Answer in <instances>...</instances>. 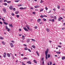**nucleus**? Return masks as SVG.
I'll return each mask as SVG.
<instances>
[{
	"label": "nucleus",
	"mask_w": 65,
	"mask_h": 65,
	"mask_svg": "<svg viewBox=\"0 0 65 65\" xmlns=\"http://www.w3.org/2000/svg\"><path fill=\"white\" fill-rule=\"evenodd\" d=\"M23 60H27L28 59V58H27L25 57L24 58H23Z\"/></svg>",
	"instance_id": "obj_23"
},
{
	"label": "nucleus",
	"mask_w": 65,
	"mask_h": 65,
	"mask_svg": "<svg viewBox=\"0 0 65 65\" xmlns=\"http://www.w3.org/2000/svg\"><path fill=\"white\" fill-rule=\"evenodd\" d=\"M3 10L4 12H6V9H5V8L3 9Z\"/></svg>",
	"instance_id": "obj_9"
},
{
	"label": "nucleus",
	"mask_w": 65,
	"mask_h": 65,
	"mask_svg": "<svg viewBox=\"0 0 65 65\" xmlns=\"http://www.w3.org/2000/svg\"><path fill=\"white\" fill-rule=\"evenodd\" d=\"M6 57V53H4V58H5V57Z\"/></svg>",
	"instance_id": "obj_5"
},
{
	"label": "nucleus",
	"mask_w": 65,
	"mask_h": 65,
	"mask_svg": "<svg viewBox=\"0 0 65 65\" xmlns=\"http://www.w3.org/2000/svg\"><path fill=\"white\" fill-rule=\"evenodd\" d=\"M3 39V38H2V37H0V39Z\"/></svg>",
	"instance_id": "obj_32"
},
{
	"label": "nucleus",
	"mask_w": 65,
	"mask_h": 65,
	"mask_svg": "<svg viewBox=\"0 0 65 65\" xmlns=\"http://www.w3.org/2000/svg\"><path fill=\"white\" fill-rule=\"evenodd\" d=\"M48 49H47L46 50V51H45V54H47L48 53Z\"/></svg>",
	"instance_id": "obj_3"
},
{
	"label": "nucleus",
	"mask_w": 65,
	"mask_h": 65,
	"mask_svg": "<svg viewBox=\"0 0 65 65\" xmlns=\"http://www.w3.org/2000/svg\"><path fill=\"white\" fill-rule=\"evenodd\" d=\"M20 9H24V8L23 7H20Z\"/></svg>",
	"instance_id": "obj_33"
},
{
	"label": "nucleus",
	"mask_w": 65,
	"mask_h": 65,
	"mask_svg": "<svg viewBox=\"0 0 65 65\" xmlns=\"http://www.w3.org/2000/svg\"><path fill=\"white\" fill-rule=\"evenodd\" d=\"M5 27L6 28V29L8 31H10V29L8 28V27H7V25H6V26H5Z\"/></svg>",
	"instance_id": "obj_2"
},
{
	"label": "nucleus",
	"mask_w": 65,
	"mask_h": 65,
	"mask_svg": "<svg viewBox=\"0 0 65 65\" xmlns=\"http://www.w3.org/2000/svg\"><path fill=\"white\" fill-rule=\"evenodd\" d=\"M43 59H44V58H42L41 59L42 61H43Z\"/></svg>",
	"instance_id": "obj_61"
},
{
	"label": "nucleus",
	"mask_w": 65,
	"mask_h": 65,
	"mask_svg": "<svg viewBox=\"0 0 65 65\" xmlns=\"http://www.w3.org/2000/svg\"><path fill=\"white\" fill-rule=\"evenodd\" d=\"M19 12L18 11H17L15 12V13L16 14H18V13H19Z\"/></svg>",
	"instance_id": "obj_35"
},
{
	"label": "nucleus",
	"mask_w": 65,
	"mask_h": 65,
	"mask_svg": "<svg viewBox=\"0 0 65 65\" xmlns=\"http://www.w3.org/2000/svg\"><path fill=\"white\" fill-rule=\"evenodd\" d=\"M7 55L8 57H10V54H9V53L7 54Z\"/></svg>",
	"instance_id": "obj_11"
},
{
	"label": "nucleus",
	"mask_w": 65,
	"mask_h": 65,
	"mask_svg": "<svg viewBox=\"0 0 65 65\" xmlns=\"http://www.w3.org/2000/svg\"><path fill=\"white\" fill-rule=\"evenodd\" d=\"M23 29L25 30V31H28V30H27L26 28L25 27L23 28Z\"/></svg>",
	"instance_id": "obj_6"
},
{
	"label": "nucleus",
	"mask_w": 65,
	"mask_h": 65,
	"mask_svg": "<svg viewBox=\"0 0 65 65\" xmlns=\"http://www.w3.org/2000/svg\"><path fill=\"white\" fill-rule=\"evenodd\" d=\"M34 63H36V64H37V61H36V60H34Z\"/></svg>",
	"instance_id": "obj_19"
},
{
	"label": "nucleus",
	"mask_w": 65,
	"mask_h": 65,
	"mask_svg": "<svg viewBox=\"0 0 65 65\" xmlns=\"http://www.w3.org/2000/svg\"><path fill=\"white\" fill-rule=\"evenodd\" d=\"M32 13L34 14H35V12H32Z\"/></svg>",
	"instance_id": "obj_58"
},
{
	"label": "nucleus",
	"mask_w": 65,
	"mask_h": 65,
	"mask_svg": "<svg viewBox=\"0 0 65 65\" xmlns=\"http://www.w3.org/2000/svg\"><path fill=\"white\" fill-rule=\"evenodd\" d=\"M11 55L12 56V58L13 59H14V57L13 56V54H12Z\"/></svg>",
	"instance_id": "obj_24"
},
{
	"label": "nucleus",
	"mask_w": 65,
	"mask_h": 65,
	"mask_svg": "<svg viewBox=\"0 0 65 65\" xmlns=\"http://www.w3.org/2000/svg\"><path fill=\"white\" fill-rule=\"evenodd\" d=\"M43 2V1L42 0H41L40 2V3H42Z\"/></svg>",
	"instance_id": "obj_31"
},
{
	"label": "nucleus",
	"mask_w": 65,
	"mask_h": 65,
	"mask_svg": "<svg viewBox=\"0 0 65 65\" xmlns=\"http://www.w3.org/2000/svg\"><path fill=\"white\" fill-rule=\"evenodd\" d=\"M46 30L48 32H49V31H50V29L48 28H46Z\"/></svg>",
	"instance_id": "obj_14"
},
{
	"label": "nucleus",
	"mask_w": 65,
	"mask_h": 65,
	"mask_svg": "<svg viewBox=\"0 0 65 65\" xmlns=\"http://www.w3.org/2000/svg\"><path fill=\"white\" fill-rule=\"evenodd\" d=\"M43 21H46V19L44 18H43Z\"/></svg>",
	"instance_id": "obj_29"
},
{
	"label": "nucleus",
	"mask_w": 65,
	"mask_h": 65,
	"mask_svg": "<svg viewBox=\"0 0 65 65\" xmlns=\"http://www.w3.org/2000/svg\"><path fill=\"white\" fill-rule=\"evenodd\" d=\"M60 19H61V20H63V18L60 17Z\"/></svg>",
	"instance_id": "obj_63"
},
{
	"label": "nucleus",
	"mask_w": 65,
	"mask_h": 65,
	"mask_svg": "<svg viewBox=\"0 0 65 65\" xmlns=\"http://www.w3.org/2000/svg\"><path fill=\"white\" fill-rule=\"evenodd\" d=\"M57 8H58V9H59V8H60V6H57Z\"/></svg>",
	"instance_id": "obj_42"
},
{
	"label": "nucleus",
	"mask_w": 65,
	"mask_h": 65,
	"mask_svg": "<svg viewBox=\"0 0 65 65\" xmlns=\"http://www.w3.org/2000/svg\"><path fill=\"white\" fill-rule=\"evenodd\" d=\"M3 2V1L2 0H0V3H2Z\"/></svg>",
	"instance_id": "obj_37"
},
{
	"label": "nucleus",
	"mask_w": 65,
	"mask_h": 65,
	"mask_svg": "<svg viewBox=\"0 0 65 65\" xmlns=\"http://www.w3.org/2000/svg\"><path fill=\"white\" fill-rule=\"evenodd\" d=\"M35 29H37V26H36L35 27Z\"/></svg>",
	"instance_id": "obj_51"
},
{
	"label": "nucleus",
	"mask_w": 65,
	"mask_h": 65,
	"mask_svg": "<svg viewBox=\"0 0 65 65\" xmlns=\"http://www.w3.org/2000/svg\"><path fill=\"white\" fill-rule=\"evenodd\" d=\"M65 59V56H63L62 57V60H64Z\"/></svg>",
	"instance_id": "obj_17"
},
{
	"label": "nucleus",
	"mask_w": 65,
	"mask_h": 65,
	"mask_svg": "<svg viewBox=\"0 0 65 65\" xmlns=\"http://www.w3.org/2000/svg\"><path fill=\"white\" fill-rule=\"evenodd\" d=\"M2 20L3 21H5V20H4V19H3V18H2Z\"/></svg>",
	"instance_id": "obj_53"
},
{
	"label": "nucleus",
	"mask_w": 65,
	"mask_h": 65,
	"mask_svg": "<svg viewBox=\"0 0 65 65\" xmlns=\"http://www.w3.org/2000/svg\"><path fill=\"white\" fill-rule=\"evenodd\" d=\"M58 47H60V48H61V46H60V45H58L57 46Z\"/></svg>",
	"instance_id": "obj_50"
},
{
	"label": "nucleus",
	"mask_w": 65,
	"mask_h": 65,
	"mask_svg": "<svg viewBox=\"0 0 65 65\" xmlns=\"http://www.w3.org/2000/svg\"><path fill=\"white\" fill-rule=\"evenodd\" d=\"M4 2H7V0H4Z\"/></svg>",
	"instance_id": "obj_49"
},
{
	"label": "nucleus",
	"mask_w": 65,
	"mask_h": 65,
	"mask_svg": "<svg viewBox=\"0 0 65 65\" xmlns=\"http://www.w3.org/2000/svg\"><path fill=\"white\" fill-rule=\"evenodd\" d=\"M3 5H5V6H6V5H7V3H5L3 4Z\"/></svg>",
	"instance_id": "obj_25"
},
{
	"label": "nucleus",
	"mask_w": 65,
	"mask_h": 65,
	"mask_svg": "<svg viewBox=\"0 0 65 65\" xmlns=\"http://www.w3.org/2000/svg\"><path fill=\"white\" fill-rule=\"evenodd\" d=\"M43 10V9L42 8L40 10V12H41V11H42Z\"/></svg>",
	"instance_id": "obj_12"
},
{
	"label": "nucleus",
	"mask_w": 65,
	"mask_h": 65,
	"mask_svg": "<svg viewBox=\"0 0 65 65\" xmlns=\"http://www.w3.org/2000/svg\"><path fill=\"white\" fill-rule=\"evenodd\" d=\"M7 3H11V1H9L7 2Z\"/></svg>",
	"instance_id": "obj_39"
},
{
	"label": "nucleus",
	"mask_w": 65,
	"mask_h": 65,
	"mask_svg": "<svg viewBox=\"0 0 65 65\" xmlns=\"http://www.w3.org/2000/svg\"><path fill=\"white\" fill-rule=\"evenodd\" d=\"M56 53L57 54H60L61 53V52H58V51Z\"/></svg>",
	"instance_id": "obj_27"
},
{
	"label": "nucleus",
	"mask_w": 65,
	"mask_h": 65,
	"mask_svg": "<svg viewBox=\"0 0 65 65\" xmlns=\"http://www.w3.org/2000/svg\"><path fill=\"white\" fill-rule=\"evenodd\" d=\"M10 45L11 46V47L12 48V47H14V45L13 43H10Z\"/></svg>",
	"instance_id": "obj_1"
},
{
	"label": "nucleus",
	"mask_w": 65,
	"mask_h": 65,
	"mask_svg": "<svg viewBox=\"0 0 65 65\" xmlns=\"http://www.w3.org/2000/svg\"><path fill=\"white\" fill-rule=\"evenodd\" d=\"M2 42V44H3V45H5V42H4L3 41Z\"/></svg>",
	"instance_id": "obj_20"
},
{
	"label": "nucleus",
	"mask_w": 65,
	"mask_h": 65,
	"mask_svg": "<svg viewBox=\"0 0 65 65\" xmlns=\"http://www.w3.org/2000/svg\"><path fill=\"white\" fill-rule=\"evenodd\" d=\"M30 39H27V42H29V41H30Z\"/></svg>",
	"instance_id": "obj_13"
},
{
	"label": "nucleus",
	"mask_w": 65,
	"mask_h": 65,
	"mask_svg": "<svg viewBox=\"0 0 65 65\" xmlns=\"http://www.w3.org/2000/svg\"><path fill=\"white\" fill-rule=\"evenodd\" d=\"M36 53L37 54V55L38 56H39V53L38 52V51H36Z\"/></svg>",
	"instance_id": "obj_15"
},
{
	"label": "nucleus",
	"mask_w": 65,
	"mask_h": 65,
	"mask_svg": "<svg viewBox=\"0 0 65 65\" xmlns=\"http://www.w3.org/2000/svg\"><path fill=\"white\" fill-rule=\"evenodd\" d=\"M38 23H39L41 21V19H38L37 21Z\"/></svg>",
	"instance_id": "obj_8"
},
{
	"label": "nucleus",
	"mask_w": 65,
	"mask_h": 65,
	"mask_svg": "<svg viewBox=\"0 0 65 65\" xmlns=\"http://www.w3.org/2000/svg\"><path fill=\"white\" fill-rule=\"evenodd\" d=\"M54 20H56L57 19V17L56 16H54L53 17Z\"/></svg>",
	"instance_id": "obj_18"
},
{
	"label": "nucleus",
	"mask_w": 65,
	"mask_h": 65,
	"mask_svg": "<svg viewBox=\"0 0 65 65\" xmlns=\"http://www.w3.org/2000/svg\"><path fill=\"white\" fill-rule=\"evenodd\" d=\"M63 26H65V23H63Z\"/></svg>",
	"instance_id": "obj_64"
},
{
	"label": "nucleus",
	"mask_w": 65,
	"mask_h": 65,
	"mask_svg": "<svg viewBox=\"0 0 65 65\" xmlns=\"http://www.w3.org/2000/svg\"><path fill=\"white\" fill-rule=\"evenodd\" d=\"M9 27H11V28L12 27V24H9Z\"/></svg>",
	"instance_id": "obj_22"
},
{
	"label": "nucleus",
	"mask_w": 65,
	"mask_h": 65,
	"mask_svg": "<svg viewBox=\"0 0 65 65\" xmlns=\"http://www.w3.org/2000/svg\"><path fill=\"white\" fill-rule=\"evenodd\" d=\"M31 40L32 41H36V40H34L33 39H31Z\"/></svg>",
	"instance_id": "obj_36"
},
{
	"label": "nucleus",
	"mask_w": 65,
	"mask_h": 65,
	"mask_svg": "<svg viewBox=\"0 0 65 65\" xmlns=\"http://www.w3.org/2000/svg\"><path fill=\"white\" fill-rule=\"evenodd\" d=\"M11 42H12V43H14V42H14V41H11Z\"/></svg>",
	"instance_id": "obj_34"
},
{
	"label": "nucleus",
	"mask_w": 65,
	"mask_h": 65,
	"mask_svg": "<svg viewBox=\"0 0 65 65\" xmlns=\"http://www.w3.org/2000/svg\"><path fill=\"white\" fill-rule=\"evenodd\" d=\"M40 17L41 18H43V15H41L40 16Z\"/></svg>",
	"instance_id": "obj_38"
},
{
	"label": "nucleus",
	"mask_w": 65,
	"mask_h": 65,
	"mask_svg": "<svg viewBox=\"0 0 65 65\" xmlns=\"http://www.w3.org/2000/svg\"><path fill=\"white\" fill-rule=\"evenodd\" d=\"M13 10L14 11H15V8H13Z\"/></svg>",
	"instance_id": "obj_55"
},
{
	"label": "nucleus",
	"mask_w": 65,
	"mask_h": 65,
	"mask_svg": "<svg viewBox=\"0 0 65 65\" xmlns=\"http://www.w3.org/2000/svg\"><path fill=\"white\" fill-rule=\"evenodd\" d=\"M4 24H5V25H7V24H8V23H6L5 22H4Z\"/></svg>",
	"instance_id": "obj_21"
},
{
	"label": "nucleus",
	"mask_w": 65,
	"mask_h": 65,
	"mask_svg": "<svg viewBox=\"0 0 65 65\" xmlns=\"http://www.w3.org/2000/svg\"><path fill=\"white\" fill-rule=\"evenodd\" d=\"M24 50H27V47L25 48Z\"/></svg>",
	"instance_id": "obj_43"
},
{
	"label": "nucleus",
	"mask_w": 65,
	"mask_h": 65,
	"mask_svg": "<svg viewBox=\"0 0 65 65\" xmlns=\"http://www.w3.org/2000/svg\"><path fill=\"white\" fill-rule=\"evenodd\" d=\"M45 55L46 56V60L47 59V54H45Z\"/></svg>",
	"instance_id": "obj_10"
},
{
	"label": "nucleus",
	"mask_w": 65,
	"mask_h": 65,
	"mask_svg": "<svg viewBox=\"0 0 65 65\" xmlns=\"http://www.w3.org/2000/svg\"><path fill=\"white\" fill-rule=\"evenodd\" d=\"M43 17H47V16L45 15H43Z\"/></svg>",
	"instance_id": "obj_44"
},
{
	"label": "nucleus",
	"mask_w": 65,
	"mask_h": 65,
	"mask_svg": "<svg viewBox=\"0 0 65 65\" xmlns=\"http://www.w3.org/2000/svg\"><path fill=\"white\" fill-rule=\"evenodd\" d=\"M21 42H24V41L23 40H21Z\"/></svg>",
	"instance_id": "obj_62"
},
{
	"label": "nucleus",
	"mask_w": 65,
	"mask_h": 65,
	"mask_svg": "<svg viewBox=\"0 0 65 65\" xmlns=\"http://www.w3.org/2000/svg\"><path fill=\"white\" fill-rule=\"evenodd\" d=\"M51 12V10H50L49 12H47V13H50Z\"/></svg>",
	"instance_id": "obj_60"
},
{
	"label": "nucleus",
	"mask_w": 65,
	"mask_h": 65,
	"mask_svg": "<svg viewBox=\"0 0 65 65\" xmlns=\"http://www.w3.org/2000/svg\"><path fill=\"white\" fill-rule=\"evenodd\" d=\"M50 54H48V57L50 58Z\"/></svg>",
	"instance_id": "obj_40"
},
{
	"label": "nucleus",
	"mask_w": 65,
	"mask_h": 65,
	"mask_svg": "<svg viewBox=\"0 0 65 65\" xmlns=\"http://www.w3.org/2000/svg\"><path fill=\"white\" fill-rule=\"evenodd\" d=\"M45 9L46 10H47L48 9H47V8L46 7L45 8Z\"/></svg>",
	"instance_id": "obj_56"
},
{
	"label": "nucleus",
	"mask_w": 65,
	"mask_h": 65,
	"mask_svg": "<svg viewBox=\"0 0 65 65\" xmlns=\"http://www.w3.org/2000/svg\"><path fill=\"white\" fill-rule=\"evenodd\" d=\"M43 22H41L39 23V24H42Z\"/></svg>",
	"instance_id": "obj_48"
},
{
	"label": "nucleus",
	"mask_w": 65,
	"mask_h": 65,
	"mask_svg": "<svg viewBox=\"0 0 65 65\" xmlns=\"http://www.w3.org/2000/svg\"><path fill=\"white\" fill-rule=\"evenodd\" d=\"M54 19H52V22H54Z\"/></svg>",
	"instance_id": "obj_54"
},
{
	"label": "nucleus",
	"mask_w": 65,
	"mask_h": 65,
	"mask_svg": "<svg viewBox=\"0 0 65 65\" xmlns=\"http://www.w3.org/2000/svg\"><path fill=\"white\" fill-rule=\"evenodd\" d=\"M19 15H16V17H17L18 18H19Z\"/></svg>",
	"instance_id": "obj_28"
},
{
	"label": "nucleus",
	"mask_w": 65,
	"mask_h": 65,
	"mask_svg": "<svg viewBox=\"0 0 65 65\" xmlns=\"http://www.w3.org/2000/svg\"><path fill=\"white\" fill-rule=\"evenodd\" d=\"M50 17L52 18H53V16L52 15H51Z\"/></svg>",
	"instance_id": "obj_47"
},
{
	"label": "nucleus",
	"mask_w": 65,
	"mask_h": 65,
	"mask_svg": "<svg viewBox=\"0 0 65 65\" xmlns=\"http://www.w3.org/2000/svg\"><path fill=\"white\" fill-rule=\"evenodd\" d=\"M28 51H29V52H31V50H30V49H28Z\"/></svg>",
	"instance_id": "obj_45"
},
{
	"label": "nucleus",
	"mask_w": 65,
	"mask_h": 65,
	"mask_svg": "<svg viewBox=\"0 0 65 65\" xmlns=\"http://www.w3.org/2000/svg\"><path fill=\"white\" fill-rule=\"evenodd\" d=\"M60 20H61V19L60 18H59L58 19V21H60Z\"/></svg>",
	"instance_id": "obj_41"
},
{
	"label": "nucleus",
	"mask_w": 65,
	"mask_h": 65,
	"mask_svg": "<svg viewBox=\"0 0 65 65\" xmlns=\"http://www.w3.org/2000/svg\"><path fill=\"white\" fill-rule=\"evenodd\" d=\"M23 45L25 46H27V45H26V44H24Z\"/></svg>",
	"instance_id": "obj_57"
},
{
	"label": "nucleus",
	"mask_w": 65,
	"mask_h": 65,
	"mask_svg": "<svg viewBox=\"0 0 65 65\" xmlns=\"http://www.w3.org/2000/svg\"><path fill=\"white\" fill-rule=\"evenodd\" d=\"M50 65H52V62H50Z\"/></svg>",
	"instance_id": "obj_46"
},
{
	"label": "nucleus",
	"mask_w": 65,
	"mask_h": 65,
	"mask_svg": "<svg viewBox=\"0 0 65 65\" xmlns=\"http://www.w3.org/2000/svg\"><path fill=\"white\" fill-rule=\"evenodd\" d=\"M26 27L27 28L28 30H30V29H29V27L28 26H26Z\"/></svg>",
	"instance_id": "obj_26"
},
{
	"label": "nucleus",
	"mask_w": 65,
	"mask_h": 65,
	"mask_svg": "<svg viewBox=\"0 0 65 65\" xmlns=\"http://www.w3.org/2000/svg\"><path fill=\"white\" fill-rule=\"evenodd\" d=\"M15 2H19V1L17 0H16L15 1Z\"/></svg>",
	"instance_id": "obj_52"
},
{
	"label": "nucleus",
	"mask_w": 65,
	"mask_h": 65,
	"mask_svg": "<svg viewBox=\"0 0 65 65\" xmlns=\"http://www.w3.org/2000/svg\"><path fill=\"white\" fill-rule=\"evenodd\" d=\"M27 63L28 64H31L32 63L30 61H29L27 62Z\"/></svg>",
	"instance_id": "obj_7"
},
{
	"label": "nucleus",
	"mask_w": 65,
	"mask_h": 65,
	"mask_svg": "<svg viewBox=\"0 0 65 65\" xmlns=\"http://www.w3.org/2000/svg\"><path fill=\"white\" fill-rule=\"evenodd\" d=\"M12 15H13V16L14 15V14L13 13H12Z\"/></svg>",
	"instance_id": "obj_59"
},
{
	"label": "nucleus",
	"mask_w": 65,
	"mask_h": 65,
	"mask_svg": "<svg viewBox=\"0 0 65 65\" xmlns=\"http://www.w3.org/2000/svg\"><path fill=\"white\" fill-rule=\"evenodd\" d=\"M32 47H33V48H34V49H35V47L34 45H32Z\"/></svg>",
	"instance_id": "obj_30"
},
{
	"label": "nucleus",
	"mask_w": 65,
	"mask_h": 65,
	"mask_svg": "<svg viewBox=\"0 0 65 65\" xmlns=\"http://www.w3.org/2000/svg\"><path fill=\"white\" fill-rule=\"evenodd\" d=\"M22 38L23 40H24L25 39V36L23 35L22 36Z\"/></svg>",
	"instance_id": "obj_16"
},
{
	"label": "nucleus",
	"mask_w": 65,
	"mask_h": 65,
	"mask_svg": "<svg viewBox=\"0 0 65 65\" xmlns=\"http://www.w3.org/2000/svg\"><path fill=\"white\" fill-rule=\"evenodd\" d=\"M9 9L11 10H12L13 9V7L12 6H10L9 7Z\"/></svg>",
	"instance_id": "obj_4"
}]
</instances>
